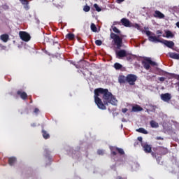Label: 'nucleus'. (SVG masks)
I'll use <instances>...</instances> for the list:
<instances>
[{
    "instance_id": "41",
    "label": "nucleus",
    "mask_w": 179,
    "mask_h": 179,
    "mask_svg": "<svg viewBox=\"0 0 179 179\" xmlns=\"http://www.w3.org/2000/svg\"><path fill=\"white\" fill-rule=\"evenodd\" d=\"M155 139H157V140H164V138H162L161 136H157V138H155Z\"/></svg>"
},
{
    "instance_id": "22",
    "label": "nucleus",
    "mask_w": 179,
    "mask_h": 179,
    "mask_svg": "<svg viewBox=\"0 0 179 179\" xmlns=\"http://www.w3.org/2000/svg\"><path fill=\"white\" fill-rule=\"evenodd\" d=\"M169 152V150L166 148H159V153H161V155H165L166 154H168Z\"/></svg>"
},
{
    "instance_id": "24",
    "label": "nucleus",
    "mask_w": 179,
    "mask_h": 179,
    "mask_svg": "<svg viewBox=\"0 0 179 179\" xmlns=\"http://www.w3.org/2000/svg\"><path fill=\"white\" fill-rule=\"evenodd\" d=\"M150 125H151V127H152V128H158L159 127V124L154 120H151V122H150Z\"/></svg>"
},
{
    "instance_id": "31",
    "label": "nucleus",
    "mask_w": 179,
    "mask_h": 179,
    "mask_svg": "<svg viewBox=\"0 0 179 179\" xmlns=\"http://www.w3.org/2000/svg\"><path fill=\"white\" fill-rule=\"evenodd\" d=\"M84 12H90V7L87 5L84 6V8H83Z\"/></svg>"
},
{
    "instance_id": "23",
    "label": "nucleus",
    "mask_w": 179,
    "mask_h": 179,
    "mask_svg": "<svg viewBox=\"0 0 179 179\" xmlns=\"http://www.w3.org/2000/svg\"><path fill=\"white\" fill-rule=\"evenodd\" d=\"M165 35H162V37H166V38H169V37H174V35L172 34V32L171 31H167L166 32H165Z\"/></svg>"
},
{
    "instance_id": "1",
    "label": "nucleus",
    "mask_w": 179,
    "mask_h": 179,
    "mask_svg": "<svg viewBox=\"0 0 179 179\" xmlns=\"http://www.w3.org/2000/svg\"><path fill=\"white\" fill-rule=\"evenodd\" d=\"M94 94L95 103L99 109L106 110V106H108V103L113 106L117 105L118 101L108 89L96 88L94 90Z\"/></svg>"
},
{
    "instance_id": "50",
    "label": "nucleus",
    "mask_w": 179,
    "mask_h": 179,
    "mask_svg": "<svg viewBox=\"0 0 179 179\" xmlns=\"http://www.w3.org/2000/svg\"><path fill=\"white\" fill-rule=\"evenodd\" d=\"M151 155H152V156L154 155V153L152 152V153H151Z\"/></svg>"
},
{
    "instance_id": "19",
    "label": "nucleus",
    "mask_w": 179,
    "mask_h": 179,
    "mask_svg": "<svg viewBox=\"0 0 179 179\" xmlns=\"http://www.w3.org/2000/svg\"><path fill=\"white\" fill-rule=\"evenodd\" d=\"M169 55V57L175 59H179V54L176 52H169L168 53Z\"/></svg>"
},
{
    "instance_id": "33",
    "label": "nucleus",
    "mask_w": 179,
    "mask_h": 179,
    "mask_svg": "<svg viewBox=\"0 0 179 179\" xmlns=\"http://www.w3.org/2000/svg\"><path fill=\"white\" fill-rule=\"evenodd\" d=\"M96 152L99 155H104V151L103 150H98V151Z\"/></svg>"
},
{
    "instance_id": "25",
    "label": "nucleus",
    "mask_w": 179,
    "mask_h": 179,
    "mask_svg": "<svg viewBox=\"0 0 179 179\" xmlns=\"http://www.w3.org/2000/svg\"><path fill=\"white\" fill-rule=\"evenodd\" d=\"M66 38L68 40H73L75 38V34L71 33L67 34V35H66Z\"/></svg>"
},
{
    "instance_id": "36",
    "label": "nucleus",
    "mask_w": 179,
    "mask_h": 179,
    "mask_svg": "<svg viewBox=\"0 0 179 179\" xmlns=\"http://www.w3.org/2000/svg\"><path fill=\"white\" fill-rule=\"evenodd\" d=\"M134 27L136 29H137V30H140V29H141V27H140V25L138 24H134Z\"/></svg>"
},
{
    "instance_id": "38",
    "label": "nucleus",
    "mask_w": 179,
    "mask_h": 179,
    "mask_svg": "<svg viewBox=\"0 0 179 179\" xmlns=\"http://www.w3.org/2000/svg\"><path fill=\"white\" fill-rule=\"evenodd\" d=\"M158 80H159V81L161 82H164L166 80V78L164 77H159L158 78Z\"/></svg>"
},
{
    "instance_id": "8",
    "label": "nucleus",
    "mask_w": 179,
    "mask_h": 179,
    "mask_svg": "<svg viewBox=\"0 0 179 179\" xmlns=\"http://www.w3.org/2000/svg\"><path fill=\"white\" fill-rule=\"evenodd\" d=\"M141 147H143V150H144L145 153L152 152V145H149L148 143H141Z\"/></svg>"
},
{
    "instance_id": "39",
    "label": "nucleus",
    "mask_w": 179,
    "mask_h": 179,
    "mask_svg": "<svg viewBox=\"0 0 179 179\" xmlns=\"http://www.w3.org/2000/svg\"><path fill=\"white\" fill-rule=\"evenodd\" d=\"M0 48L5 50V49H6V46L3 45L1 43H0Z\"/></svg>"
},
{
    "instance_id": "7",
    "label": "nucleus",
    "mask_w": 179,
    "mask_h": 179,
    "mask_svg": "<svg viewBox=\"0 0 179 179\" xmlns=\"http://www.w3.org/2000/svg\"><path fill=\"white\" fill-rule=\"evenodd\" d=\"M136 80H137V76L136 75L129 74L127 76V82L129 83L130 85H134Z\"/></svg>"
},
{
    "instance_id": "29",
    "label": "nucleus",
    "mask_w": 179,
    "mask_h": 179,
    "mask_svg": "<svg viewBox=\"0 0 179 179\" xmlns=\"http://www.w3.org/2000/svg\"><path fill=\"white\" fill-rule=\"evenodd\" d=\"M94 8H95V10H96V12H101V8L98 6V4H94Z\"/></svg>"
},
{
    "instance_id": "3",
    "label": "nucleus",
    "mask_w": 179,
    "mask_h": 179,
    "mask_svg": "<svg viewBox=\"0 0 179 179\" xmlns=\"http://www.w3.org/2000/svg\"><path fill=\"white\" fill-rule=\"evenodd\" d=\"M145 34L148 36V41H151V43H161L162 40L159 39L162 35H158V36H155L154 33H152L150 31H145Z\"/></svg>"
},
{
    "instance_id": "17",
    "label": "nucleus",
    "mask_w": 179,
    "mask_h": 179,
    "mask_svg": "<svg viewBox=\"0 0 179 179\" xmlns=\"http://www.w3.org/2000/svg\"><path fill=\"white\" fill-rule=\"evenodd\" d=\"M143 110V108L141 107L139 105H136L133 106V108H131V111L133 112H139V111H142Z\"/></svg>"
},
{
    "instance_id": "37",
    "label": "nucleus",
    "mask_w": 179,
    "mask_h": 179,
    "mask_svg": "<svg viewBox=\"0 0 179 179\" xmlns=\"http://www.w3.org/2000/svg\"><path fill=\"white\" fill-rule=\"evenodd\" d=\"M39 111H40V110H39L38 108H34V113L35 114H38Z\"/></svg>"
},
{
    "instance_id": "11",
    "label": "nucleus",
    "mask_w": 179,
    "mask_h": 179,
    "mask_svg": "<svg viewBox=\"0 0 179 179\" xmlns=\"http://www.w3.org/2000/svg\"><path fill=\"white\" fill-rule=\"evenodd\" d=\"M172 96L171 94L169 93H165L161 94V99L165 102H169V101L171 99Z\"/></svg>"
},
{
    "instance_id": "10",
    "label": "nucleus",
    "mask_w": 179,
    "mask_h": 179,
    "mask_svg": "<svg viewBox=\"0 0 179 179\" xmlns=\"http://www.w3.org/2000/svg\"><path fill=\"white\" fill-rule=\"evenodd\" d=\"M17 95L20 96V97L23 99L26 100L28 98L27 94L24 92L22 90H19L16 92Z\"/></svg>"
},
{
    "instance_id": "21",
    "label": "nucleus",
    "mask_w": 179,
    "mask_h": 179,
    "mask_svg": "<svg viewBox=\"0 0 179 179\" xmlns=\"http://www.w3.org/2000/svg\"><path fill=\"white\" fill-rule=\"evenodd\" d=\"M42 136H43V138L45 139H48L50 138V135L45 129H42Z\"/></svg>"
},
{
    "instance_id": "46",
    "label": "nucleus",
    "mask_w": 179,
    "mask_h": 179,
    "mask_svg": "<svg viewBox=\"0 0 179 179\" xmlns=\"http://www.w3.org/2000/svg\"><path fill=\"white\" fill-rule=\"evenodd\" d=\"M31 127H36V123H32V124H31Z\"/></svg>"
},
{
    "instance_id": "16",
    "label": "nucleus",
    "mask_w": 179,
    "mask_h": 179,
    "mask_svg": "<svg viewBox=\"0 0 179 179\" xmlns=\"http://www.w3.org/2000/svg\"><path fill=\"white\" fill-rule=\"evenodd\" d=\"M0 40L3 43H7L9 40V35L7 34H3L0 36Z\"/></svg>"
},
{
    "instance_id": "15",
    "label": "nucleus",
    "mask_w": 179,
    "mask_h": 179,
    "mask_svg": "<svg viewBox=\"0 0 179 179\" xmlns=\"http://www.w3.org/2000/svg\"><path fill=\"white\" fill-rule=\"evenodd\" d=\"M20 3L24 6L26 10L29 9V1L28 0H19Z\"/></svg>"
},
{
    "instance_id": "35",
    "label": "nucleus",
    "mask_w": 179,
    "mask_h": 179,
    "mask_svg": "<svg viewBox=\"0 0 179 179\" xmlns=\"http://www.w3.org/2000/svg\"><path fill=\"white\" fill-rule=\"evenodd\" d=\"M161 160H162L161 156L157 157V162H158V164H161V162H160Z\"/></svg>"
},
{
    "instance_id": "5",
    "label": "nucleus",
    "mask_w": 179,
    "mask_h": 179,
    "mask_svg": "<svg viewBox=\"0 0 179 179\" xmlns=\"http://www.w3.org/2000/svg\"><path fill=\"white\" fill-rule=\"evenodd\" d=\"M19 37H20V40H22V41H25L26 43H27L28 41H29L31 40L30 35L24 31H19Z\"/></svg>"
},
{
    "instance_id": "4",
    "label": "nucleus",
    "mask_w": 179,
    "mask_h": 179,
    "mask_svg": "<svg viewBox=\"0 0 179 179\" xmlns=\"http://www.w3.org/2000/svg\"><path fill=\"white\" fill-rule=\"evenodd\" d=\"M141 64H143V66H144V69L149 70L150 69L151 66H157V64L155 62H153L150 59V58H145L143 62H141Z\"/></svg>"
},
{
    "instance_id": "6",
    "label": "nucleus",
    "mask_w": 179,
    "mask_h": 179,
    "mask_svg": "<svg viewBox=\"0 0 179 179\" xmlns=\"http://www.w3.org/2000/svg\"><path fill=\"white\" fill-rule=\"evenodd\" d=\"M117 152L119 153L120 155H123L125 154L124 150L122 148H119L117 147H113L110 149V154L112 155L115 156L117 155Z\"/></svg>"
},
{
    "instance_id": "52",
    "label": "nucleus",
    "mask_w": 179,
    "mask_h": 179,
    "mask_svg": "<svg viewBox=\"0 0 179 179\" xmlns=\"http://www.w3.org/2000/svg\"><path fill=\"white\" fill-rule=\"evenodd\" d=\"M178 79H179V75L178 76Z\"/></svg>"
},
{
    "instance_id": "53",
    "label": "nucleus",
    "mask_w": 179,
    "mask_h": 179,
    "mask_svg": "<svg viewBox=\"0 0 179 179\" xmlns=\"http://www.w3.org/2000/svg\"><path fill=\"white\" fill-rule=\"evenodd\" d=\"M178 91H179V88H178Z\"/></svg>"
},
{
    "instance_id": "42",
    "label": "nucleus",
    "mask_w": 179,
    "mask_h": 179,
    "mask_svg": "<svg viewBox=\"0 0 179 179\" xmlns=\"http://www.w3.org/2000/svg\"><path fill=\"white\" fill-rule=\"evenodd\" d=\"M124 0H116V2H117V3H122V2H124Z\"/></svg>"
},
{
    "instance_id": "40",
    "label": "nucleus",
    "mask_w": 179,
    "mask_h": 179,
    "mask_svg": "<svg viewBox=\"0 0 179 179\" xmlns=\"http://www.w3.org/2000/svg\"><path fill=\"white\" fill-rule=\"evenodd\" d=\"M128 111V109L124 108H122V112H123V113H125Z\"/></svg>"
},
{
    "instance_id": "12",
    "label": "nucleus",
    "mask_w": 179,
    "mask_h": 179,
    "mask_svg": "<svg viewBox=\"0 0 179 179\" xmlns=\"http://www.w3.org/2000/svg\"><path fill=\"white\" fill-rule=\"evenodd\" d=\"M127 51L125 50H120L116 52V57L121 59L122 57H127Z\"/></svg>"
},
{
    "instance_id": "20",
    "label": "nucleus",
    "mask_w": 179,
    "mask_h": 179,
    "mask_svg": "<svg viewBox=\"0 0 179 179\" xmlns=\"http://www.w3.org/2000/svg\"><path fill=\"white\" fill-rule=\"evenodd\" d=\"M16 161L17 159L14 157H12L8 158V162L10 166H13L16 162Z\"/></svg>"
},
{
    "instance_id": "51",
    "label": "nucleus",
    "mask_w": 179,
    "mask_h": 179,
    "mask_svg": "<svg viewBox=\"0 0 179 179\" xmlns=\"http://www.w3.org/2000/svg\"><path fill=\"white\" fill-rule=\"evenodd\" d=\"M56 44H58V43H57V42H56Z\"/></svg>"
},
{
    "instance_id": "44",
    "label": "nucleus",
    "mask_w": 179,
    "mask_h": 179,
    "mask_svg": "<svg viewBox=\"0 0 179 179\" xmlns=\"http://www.w3.org/2000/svg\"><path fill=\"white\" fill-rule=\"evenodd\" d=\"M116 179H127V178H122L121 176L116 177Z\"/></svg>"
},
{
    "instance_id": "26",
    "label": "nucleus",
    "mask_w": 179,
    "mask_h": 179,
    "mask_svg": "<svg viewBox=\"0 0 179 179\" xmlns=\"http://www.w3.org/2000/svg\"><path fill=\"white\" fill-rule=\"evenodd\" d=\"M113 67H115V69L116 70H120V69H121L122 68V65L120 64V63L116 62V63H115V64L113 65Z\"/></svg>"
},
{
    "instance_id": "47",
    "label": "nucleus",
    "mask_w": 179,
    "mask_h": 179,
    "mask_svg": "<svg viewBox=\"0 0 179 179\" xmlns=\"http://www.w3.org/2000/svg\"><path fill=\"white\" fill-rule=\"evenodd\" d=\"M176 27H178L179 29V22H176Z\"/></svg>"
},
{
    "instance_id": "34",
    "label": "nucleus",
    "mask_w": 179,
    "mask_h": 179,
    "mask_svg": "<svg viewBox=\"0 0 179 179\" xmlns=\"http://www.w3.org/2000/svg\"><path fill=\"white\" fill-rule=\"evenodd\" d=\"M137 140H138V141L141 143V146H142V143H143V138L141 136H139L138 138H137Z\"/></svg>"
},
{
    "instance_id": "13",
    "label": "nucleus",
    "mask_w": 179,
    "mask_h": 179,
    "mask_svg": "<svg viewBox=\"0 0 179 179\" xmlns=\"http://www.w3.org/2000/svg\"><path fill=\"white\" fill-rule=\"evenodd\" d=\"M120 23H122L124 27H131V22L127 18H122V20H120Z\"/></svg>"
},
{
    "instance_id": "9",
    "label": "nucleus",
    "mask_w": 179,
    "mask_h": 179,
    "mask_svg": "<svg viewBox=\"0 0 179 179\" xmlns=\"http://www.w3.org/2000/svg\"><path fill=\"white\" fill-rule=\"evenodd\" d=\"M161 44H164V45H166V47H168V48H173L175 43L174 42L171 41H167V40H164L162 39L161 40Z\"/></svg>"
},
{
    "instance_id": "30",
    "label": "nucleus",
    "mask_w": 179,
    "mask_h": 179,
    "mask_svg": "<svg viewBox=\"0 0 179 179\" xmlns=\"http://www.w3.org/2000/svg\"><path fill=\"white\" fill-rule=\"evenodd\" d=\"M112 30H113L115 33H117V34L120 33V31L116 27L112 26Z\"/></svg>"
},
{
    "instance_id": "18",
    "label": "nucleus",
    "mask_w": 179,
    "mask_h": 179,
    "mask_svg": "<svg viewBox=\"0 0 179 179\" xmlns=\"http://www.w3.org/2000/svg\"><path fill=\"white\" fill-rule=\"evenodd\" d=\"M119 83L120 84H124L126 83L127 82V76H119V78H118Z\"/></svg>"
},
{
    "instance_id": "27",
    "label": "nucleus",
    "mask_w": 179,
    "mask_h": 179,
    "mask_svg": "<svg viewBox=\"0 0 179 179\" xmlns=\"http://www.w3.org/2000/svg\"><path fill=\"white\" fill-rule=\"evenodd\" d=\"M91 30H92L94 33H96L97 31V27L94 23L91 24Z\"/></svg>"
},
{
    "instance_id": "49",
    "label": "nucleus",
    "mask_w": 179,
    "mask_h": 179,
    "mask_svg": "<svg viewBox=\"0 0 179 179\" xmlns=\"http://www.w3.org/2000/svg\"><path fill=\"white\" fill-rule=\"evenodd\" d=\"M165 73H166V74H170L169 73H168V72H165Z\"/></svg>"
},
{
    "instance_id": "43",
    "label": "nucleus",
    "mask_w": 179,
    "mask_h": 179,
    "mask_svg": "<svg viewBox=\"0 0 179 179\" xmlns=\"http://www.w3.org/2000/svg\"><path fill=\"white\" fill-rule=\"evenodd\" d=\"M45 41H46V43H48L50 41V38L48 37H45Z\"/></svg>"
},
{
    "instance_id": "2",
    "label": "nucleus",
    "mask_w": 179,
    "mask_h": 179,
    "mask_svg": "<svg viewBox=\"0 0 179 179\" xmlns=\"http://www.w3.org/2000/svg\"><path fill=\"white\" fill-rule=\"evenodd\" d=\"M110 38L113 40V43L117 49H120L122 47V38L120 37V36L117 35L116 34L112 32L110 33Z\"/></svg>"
},
{
    "instance_id": "14",
    "label": "nucleus",
    "mask_w": 179,
    "mask_h": 179,
    "mask_svg": "<svg viewBox=\"0 0 179 179\" xmlns=\"http://www.w3.org/2000/svg\"><path fill=\"white\" fill-rule=\"evenodd\" d=\"M154 17H156L157 19H164L165 15L164 14H163L162 12H160L159 10H155V12H154V15H153Z\"/></svg>"
},
{
    "instance_id": "32",
    "label": "nucleus",
    "mask_w": 179,
    "mask_h": 179,
    "mask_svg": "<svg viewBox=\"0 0 179 179\" xmlns=\"http://www.w3.org/2000/svg\"><path fill=\"white\" fill-rule=\"evenodd\" d=\"M95 44L96 45H102V41H101V40H96V41H95Z\"/></svg>"
},
{
    "instance_id": "28",
    "label": "nucleus",
    "mask_w": 179,
    "mask_h": 179,
    "mask_svg": "<svg viewBox=\"0 0 179 179\" xmlns=\"http://www.w3.org/2000/svg\"><path fill=\"white\" fill-rule=\"evenodd\" d=\"M137 131L140 132V133H143L144 134H148V131H146L145 129L143 128H139L138 129H137Z\"/></svg>"
},
{
    "instance_id": "48",
    "label": "nucleus",
    "mask_w": 179,
    "mask_h": 179,
    "mask_svg": "<svg viewBox=\"0 0 179 179\" xmlns=\"http://www.w3.org/2000/svg\"><path fill=\"white\" fill-rule=\"evenodd\" d=\"M117 23H118V22H113V24H117Z\"/></svg>"
},
{
    "instance_id": "45",
    "label": "nucleus",
    "mask_w": 179,
    "mask_h": 179,
    "mask_svg": "<svg viewBox=\"0 0 179 179\" xmlns=\"http://www.w3.org/2000/svg\"><path fill=\"white\" fill-rule=\"evenodd\" d=\"M162 31L160 30L157 31V34H162Z\"/></svg>"
}]
</instances>
